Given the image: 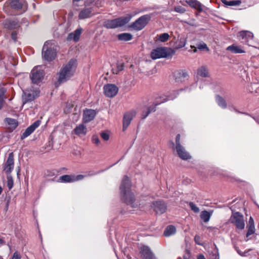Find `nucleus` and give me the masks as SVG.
I'll return each mask as SVG.
<instances>
[{"mask_svg":"<svg viewBox=\"0 0 259 259\" xmlns=\"http://www.w3.org/2000/svg\"><path fill=\"white\" fill-rule=\"evenodd\" d=\"M131 184L127 176H124L122 180L120 187L121 195L123 200L132 207H136L137 204H134L135 201L133 193L131 191Z\"/></svg>","mask_w":259,"mask_h":259,"instance_id":"f257e3e1","label":"nucleus"},{"mask_svg":"<svg viewBox=\"0 0 259 259\" xmlns=\"http://www.w3.org/2000/svg\"><path fill=\"white\" fill-rule=\"evenodd\" d=\"M77 66V61L74 59H70L67 63L64 64L59 73L58 82H64L73 76L76 71Z\"/></svg>","mask_w":259,"mask_h":259,"instance_id":"f03ea898","label":"nucleus"},{"mask_svg":"<svg viewBox=\"0 0 259 259\" xmlns=\"http://www.w3.org/2000/svg\"><path fill=\"white\" fill-rule=\"evenodd\" d=\"M133 15L127 14L112 20H107L103 23V26L107 29H114L126 24L132 18Z\"/></svg>","mask_w":259,"mask_h":259,"instance_id":"7ed1b4c3","label":"nucleus"},{"mask_svg":"<svg viewBox=\"0 0 259 259\" xmlns=\"http://www.w3.org/2000/svg\"><path fill=\"white\" fill-rule=\"evenodd\" d=\"M55 44L51 41H46L42 48L43 58L48 61H51L56 56V49Z\"/></svg>","mask_w":259,"mask_h":259,"instance_id":"20e7f679","label":"nucleus"},{"mask_svg":"<svg viewBox=\"0 0 259 259\" xmlns=\"http://www.w3.org/2000/svg\"><path fill=\"white\" fill-rule=\"evenodd\" d=\"M172 50L167 47H158L153 49L150 54V57L153 60L162 58H166L172 55Z\"/></svg>","mask_w":259,"mask_h":259,"instance_id":"39448f33","label":"nucleus"},{"mask_svg":"<svg viewBox=\"0 0 259 259\" xmlns=\"http://www.w3.org/2000/svg\"><path fill=\"white\" fill-rule=\"evenodd\" d=\"M45 73L43 67L37 66L34 67L31 71L30 77L33 83L38 84L44 78Z\"/></svg>","mask_w":259,"mask_h":259,"instance_id":"423d86ee","label":"nucleus"},{"mask_svg":"<svg viewBox=\"0 0 259 259\" xmlns=\"http://www.w3.org/2000/svg\"><path fill=\"white\" fill-rule=\"evenodd\" d=\"M151 18L150 15H144L139 18L130 27L137 31L141 30L148 24Z\"/></svg>","mask_w":259,"mask_h":259,"instance_id":"0eeeda50","label":"nucleus"},{"mask_svg":"<svg viewBox=\"0 0 259 259\" xmlns=\"http://www.w3.org/2000/svg\"><path fill=\"white\" fill-rule=\"evenodd\" d=\"M231 221L237 229L242 230L244 228L245 224L243 216L239 212L234 213L231 217Z\"/></svg>","mask_w":259,"mask_h":259,"instance_id":"6e6552de","label":"nucleus"},{"mask_svg":"<svg viewBox=\"0 0 259 259\" xmlns=\"http://www.w3.org/2000/svg\"><path fill=\"white\" fill-rule=\"evenodd\" d=\"M237 37L241 42L250 46L252 45L250 44V41L253 39V34L252 32L242 30L238 33Z\"/></svg>","mask_w":259,"mask_h":259,"instance_id":"1a4fd4ad","label":"nucleus"},{"mask_svg":"<svg viewBox=\"0 0 259 259\" xmlns=\"http://www.w3.org/2000/svg\"><path fill=\"white\" fill-rule=\"evenodd\" d=\"M103 89L105 95L109 98L115 96L118 91V88L113 84H107L104 85Z\"/></svg>","mask_w":259,"mask_h":259,"instance_id":"9d476101","label":"nucleus"},{"mask_svg":"<svg viewBox=\"0 0 259 259\" xmlns=\"http://www.w3.org/2000/svg\"><path fill=\"white\" fill-rule=\"evenodd\" d=\"M14 167V154L11 152L8 156L7 160L4 165V170L7 174H10Z\"/></svg>","mask_w":259,"mask_h":259,"instance_id":"9b49d317","label":"nucleus"},{"mask_svg":"<svg viewBox=\"0 0 259 259\" xmlns=\"http://www.w3.org/2000/svg\"><path fill=\"white\" fill-rule=\"evenodd\" d=\"M95 110L87 109L83 111L82 121L84 123H88L93 120L96 115Z\"/></svg>","mask_w":259,"mask_h":259,"instance_id":"f8f14e48","label":"nucleus"},{"mask_svg":"<svg viewBox=\"0 0 259 259\" xmlns=\"http://www.w3.org/2000/svg\"><path fill=\"white\" fill-rule=\"evenodd\" d=\"M136 114V111L132 110L126 113L124 115L123 119V131H125L127 128L131 123V120Z\"/></svg>","mask_w":259,"mask_h":259,"instance_id":"ddd939ff","label":"nucleus"},{"mask_svg":"<svg viewBox=\"0 0 259 259\" xmlns=\"http://www.w3.org/2000/svg\"><path fill=\"white\" fill-rule=\"evenodd\" d=\"M40 124V121L39 120H37L29 127H28L26 129L25 131L21 135V139L23 140L30 135L34 131V130L39 126Z\"/></svg>","mask_w":259,"mask_h":259,"instance_id":"4468645a","label":"nucleus"},{"mask_svg":"<svg viewBox=\"0 0 259 259\" xmlns=\"http://www.w3.org/2000/svg\"><path fill=\"white\" fill-rule=\"evenodd\" d=\"M140 254L143 259H156L150 249L147 246H144L141 248Z\"/></svg>","mask_w":259,"mask_h":259,"instance_id":"2eb2a0df","label":"nucleus"},{"mask_svg":"<svg viewBox=\"0 0 259 259\" xmlns=\"http://www.w3.org/2000/svg\"><path fill=\"white\" fill-rule=\"evenodd\" d=\"M5 123L6 128L9 132H13L18 125V121L12 118H6Z\"/></svg>","mask_w":259,"mask_h":259,"instance_id":"dca6fc26","label":"nucleus"},{"mask_svg":"<svg viewBox=\"0 0 259 259\" xmlns=\"http://www.w3.org/2000/svg\"><path fill=\"white\" fill-rule=\"evenodd\" d=\"M153 208L157 214L164 213L166 209L165 203L161 201H157L153 203Z\"/></svg>","mask_w":259,"mask_h":259,"instance_id":"f3484780","label":"nucleus"},{"mask_svg":"<svg viewBox=\"0 0 259 259\" xmlns=\"http://www.w3.org/2000/svg\"><path fill=\"white\" fill-rule=\"evenodd\" d=\"M39 91L37 90L31 91L30 92H25L23 98L24 103L34 100L39 96Z\"/></svg>","mask_w":259,"mask_h":259,"instance_id":"a211bd4d","label":"nucleus"},{"mask_svg":"<svg viewBox=\"0 0 259 259\" xmlns=\"http://www.w3.org/2000/svg\"><path fill=\"white\" fill-rule=\"evenodd\" d=\"M12 9L16 10L24 9L26 7V3L24 0H12L10 3Z\"/></svg>","mask_w":259,"mask_h":259,"instance_id":"6ab92c4d","label":"nucleus"},{"mask_svg":"<svg viewBox=\"0 0 259 259\" xmlns=\"http://www.w3.org/2000/svg\"><path fill=\"white\" fill-rule=\"evenodd\" d=\"M94 14L93 8H85L80 12L78 17L80 19H84L91 17Z\"/></svg>","mask_w":259,"mask_h":259,"instance_id":"aec40b11","label":"nucleus"},{"mask_svg":"<svg viewBox=\"0 0 259 259\" xmlns=\"http://www.w3.org/2000/svg\"><path fill=\"white\" fill-rule=\"evenodd\" d=\"M176 149L179 156L181 159L184 160H188L191 158L190 155L186 151L185 148L182 146L176 147Z\"/></svg>","mask_w":259,"mask_h":259,"instance_id":"412c9836","label":"nucleus"},{"mask_svg":"<svg viewBox=\"0 0 259 259\" xmlns=\"http://www.w3.org/2000/svg\"><path fill=\"white\" fill-rule=\"evenodd\" d=\"M73 132L79 137L84 136L87 133V127L83 124H80L76 126Z\"/></svg>","mask_w":259,"mask_h":259,"instance_id":"4be33fe9","label":"nucleus"},{"mask_svg":"<svg viewBox=\"0 0 259 259\" xmlns=\"http://www.w3.org/2000/svg\"><path fill=\"white\" fill-rule=\"evenodd\" d=\"M166 101V99H163L162 101H160V102H157L156 103H155L154 104V105H152V106L148 107L146 111H144L143 112L142 118H145L149 115V113H150L152 112H154L156 110V106L157 105L160 104L161 103H163V102H165Z\"/></svg>","mask_w":259,"mask_h":259,"instance_id":"5701e85b","label":"nucleus"},{"mask_svg":"<svg viewBox=\"0 0 259 259\" xmlns=\"http://www.w3.org/2000/svg\"><path fill=\"white\" fill-rule=\"evenodd\" d=\"M227 50L231 51V52L235 54H241L244 53L243 48L241 46H238L235 44H233L227 48Z\"/></svg>","mask_w":259,"mask_h":259,"instance_id":"b1692460","label":"nucleus"},{"mask_svg":"<svg viewBox=\"0 0 259 259\" xmlns=\"http://www.w3.org/2000/svg\"><path fill=\"white\" fill-rule=\"evenodd\" d=\"M186 3L191 8L195 9L199 11H201L203 9V5L197 0H189L186 1Z\"/></svg>","mask_w":259,"mask_h":259,"instance_id":"393cba45","label":"nucleus"},{"mask_svg":"<svg viewBox=\"0 0 259 259\" xmlns=\"http://www.w3.org/2000/svg\"><path fill=\"white\" fill-rule=\"evenodd\" d=\"M81 31L82 29L81 28L77 29L74 32L71 33L69 34L67 39L68 40L73 39L75 41H77L79 39Z\"/></svg>","mask_w":259,"mask_h":259,"instance_id":"a878e982","label":"nucleus"},{"mask_svg":"<svg viewBox=\"0 0 259 259\" xmlns=\"http://www.w3.org/2000/svg\"><path fill=\"white\" fill-rule=\"evenodd\" d=\"M133 35L129 33H122L117 35V38L119 40L127 41L131 40Z\"/></svg>","mask_w":259,"mask_h":259,"instance_id":"bb28decb","label":"nucleus"},{"mask_svg":"<svg viewBox=\"0 0 259 259\" xmlns=\"http://www.w3.org/2000/svg\"><path fill=\"white\" fill-rule=\"evenodd\" d=\"M176 232V229L175 227L172 225H170L166 228L163 234L165 237H168L171 235L174 234Z\"/></svg>","mask_w":259,"mask_h":259,"instance_id":"cd10ccee","label":"nucleus"},{"mask_svg":"<svg viewBox=\"0 0 259 259\" xmlns=\"http://www.w3.org/2000/svg\"><path fill=\"white\" fill-rule=\"evenodd\" d=\"M222 2L226 6H237L241 3V1L240 0H222Z\"/></svg>","mask_w":259,"mask_h":259,"instance_id":"c85d7f7f","label":"nucleus"},{"mask_svg":"<svg viewBox=\"0 0 259 259\" xmlns=\"http://www.w3.org/2000/svg\"><path fill=\"white\" fill-rule=\"evenodd\" d=\"M156 40L164 42L168 40L169 38V35L167 33H163L159 35H157Z\"/></svg>","mask_w":259,"mask_h":259,"instance_id":"c756f323","label":"nucleus"},{"mask_svg":"<svg viewBox=\"0 0 259 259\" xmlns=\"http://www.w3.org/2000/svg\"><path fill=\"white\" fill-rule=\"evenodd\" d=\"M73 175H63L60 178L61 182L64 183H72L73 182Z\"/></svg>","mask_w":259,"mask_h":259,"instance_id":"7c9ffc66","label":"nucleus"},{"mask_svg":"<svg viewBox=\"0 0 259 259\" xmlns=\"http://www.w3.org/2000/svg\"><path fill=\"white\" fill-rule=\"evenodd\" d=\"M208 73V70L204 66H201L197 70V74L201 77H206Z\"/></svg>","mask_w":259,"mask_h":259,"instance_id":"2f4dec72","label":"nucleus"},{"mask_svg":"<svg viewBox=\"0 0 259 259\" xmlns=\"http://www.w3.org/2000/svg\"><path fill=\"white\" fill-rule=\"evenodd\" d=\"M215 98L217 103L220 107L223 108L227 107V104L224 98L219 95L216 96Z\"/></svg>","mask_w":259,"mask_h":259,"instance_id":"473e14b6","label":"nucleus"},{"mask_svg":"<svg viewBox=\"0 0 259 259\" xmlns=\"http://www.w3.org/2000/svg\"><path fill=\"white\" fill-rule=\"evenodd\" d=\"M200 218L204 222H208L210 218V214L206 211H202L200 214Z\"/></svg>","mask_w":259,"mask_h":259,"instance_id":"72a5a7b5","label":"nucleus"},{"mask_svg":"<svg viewBox=\"0 0 259 259\" xmlns=\"http://www.w3.org/2000/svg\"><path fill=\"white\" fill-rule=\"evenodd\" d=\"M197 48L200 51H209V49L207 47L206 44L203 42H201L196 45Z\"/></svg>","mask_w":259,"mask_h":259,"instance_id":"f704fd0d","label":"nucleus"},{"mask_svg":"<svg viewBox=\"0 0 259 259\" xmlns=\"http://www.w3.org/2000/svg\"><path fill=\"white\" fill-rule=\"evenodd\" d=\"M7 186L9 190H11L14 186V181L12 177L10 175L8 174L7 177Z\"/></svg>","mask_w":259,"mask_h":259,"instance_id":"c9c22d12","label":"nucleus"},{"mask_svg":"<svg viewBox=\"0 0 259 259\" xmlns=\"http://www.w3.org/2000/svg\"><path fill=\"white\" fill-rule=\"evenodd\" d=\"M6 25L8 28L11 29H15L19 26L18 22L15 21H9Z\"/></svg>","mask_w":259,"mask_h":259,"instance_id":"e433bc0d","label":"nucleus"},{"mask_svg":"<svg viewBox=\"0 0 259 259\" xmlns=\"http://www.w3.org/2000/svg\"><path fill=\"white\" fill-rule=\"evenodd\" d=\"M58 171L56 169L47 170L45 175L47 177H52L57 175Z\"/></svg>","mask_w":259,"mask_h":259,"instance_id":"4c0bfd02","label":"nucleus"},{"mask_svg":"<svg viewBox=\"0 0 259 259\" xmlns=\"http://www.w3.org/2000/svg\"><path fill=\"white\" fill-rule=\"evenodd\" d=\"M100 136L102 139L105 141L109 140L110 138L109 133L108 131L101 132Z\"/></svg>","mask_w":259,"mask_h":259,"instance_id":"58836bf2","label":"nucleus"},{"mask_svg":"<svg viewBox=\"0 0 259 259\" xmlns=\"http://www.w3.org/2000/svg\"><path fill=\"white\" fill-rule=\"evenodd\" d=\"M92 141L93 144L96 146H99L100 144V140L97 135H93L92 138Z\"/></svg>","mask_w":259,"mask_h":259,"instance_id":"ea45409f","label":"nucleus"},{"mask_svg":"<svg viewBox=\"0 0 259 259\" xmlns=\"http://www.w3.org/2000/svg\"><path fill=\"white\" fill-rule=\"evenodd\" d=\"M211 259H219L218 249L215 246L211 254Z\"/></svg>","mask_w":259,"mask_h":259,"instance_id":"a19ab883","label":"nucleus"},{"mask_svg":"<svg viewBox=\"0 0 259 259\" xmlns=\"http://www.w3.org/2000/svg\"><path fill=\"white\" fill-rule=\"evenodd\" d=\"M248 231L246 233V237H248L250 235L253 234L255 232L254 226H247Z\"/></svg>","mask_w":259,"mask_h":259,"instance_id":"79ce46f5","label":"nucleus"},{"mask_svg":"<svg viewBox=\"0 0 259 259\" xmlns=\"http://www.w3.org/2000/svg\"><path fill=\"white\" fill-rule=\"evenodd\" d=\"M189 206L194 212L197 213L199 211V208L194 203L190 202Z\"/></svg>","mask_w":259,"mask_h":259,"instance_id":"37998d69","label":"nucleus"},{"mask_svg":"<svg viewBox=\"0 0 259 259\" xmlns=\"http://www.w3.org/2000/svg\"><path fill=\"white\" fill-rule=\"evenodd\" d=\"M174 10L176 12L181 14L184 13L186 11L185 8L180 6L175 7Z\"/></svg>","mask_w":259,"mask_h":259,"instance_id":"c03bdc74","label":"nucleus"},{"mask_svg":"<svg viewBox=\"0 0 259 259\" xmlns=\"http://www.w3.org/2000/svg\"><path fill=\"white\" fill-rule=\"evenodd\" d=\"M73 182L82 180L85 177V176L82 175H78L77 176L73 175Z\"/></svg>","mask_w":259,"mask_h":259,"instance_id":"a18cd8bd","label":"nucleus"},{"mask_svg":"<svg viewBox=\"0 0 259 259\" xmlns=\"http://www.w3.org/2000/svg\"><path fill=\"white\" fill-rule=\"evenodd\" d=\"M194 241L195 243L200 245H203V243L201 240V238L198 235H196L194 237Z\"/></svg>","mask_w":259,"mask_h":259,"instance_id":"49530a36","label":"nucleus"},{"mask_svg":"<svg viewBox=\"0 0 259 259\" xmlns=\"http://www.w3.org/2000/svg\"><path fill=\"white\" fill-rule=\"evenodd\" d=\"M176 147H178L179 146H182V145L180 144V135L178 134L177 135L176 138Z\"/></svg>","mask_w":259,"mask_h":259,"instance_id":"de8ad7c7","label":"nucleus"},{"mask_svg":"<svg viewBox=\"0 0 259 259\" xmlns=\"http://www.w3.org/2000/svg\"><path fill=\"white\" fill-rule=\"evenodd\" d=\"M21 258L20 254L18 252L16 251L14 253L11 259H21Z\"/></svg>","mask_w":259,"mask_h":259,"instance_id":"09e8293b","label":"nucleus"},{"mask_svg":"<svg viewBox=\"0 0 259 259\" xmlns=\"http://www.w3.org/2000/svg\"><path fill=\"white\" fill-rule=\"evenodd\" d=\"M17 33L16 32V31H14L12 32L11 37L13 39V40H14V41H16V40H17Z\"/></svg>","mask_w":259,"mask_h":259,"instance_id":"8fccbe9b","label":"nucleus"},{"mask_svg":"<svg viewBox=\"0 0 259 259\" xmlns=\"http://www.w3.org/2000/svg\"><path fill=\"white\" fill-rule=\"evenodd\" d=\"M248 226H254V221L252 217H250L249 219Z\"/></svg>","mask_w":259,"mask_h":259,"instance_id":"3c124183","label":"nucleus"},{"mask_svg":"<svg viewBox=\"0 0 259 259\" xmlns=\"http://www.w3.org/2000/svg\"><path fill=\"white\" fill-rule=\"evenodd\" d=\"M6 90L5 88H2L0 89V96L1 97L4 98V94Z\"/></svg>","mask_w":259,"mask_h":259,"instance_id":"603ef678","label":"nucleus"},{"mask_svg":"<svg viewBox=\"0 0 259 259\" xmlns=\"http://www.w3.org/2000/svg\"><path fill=\"white\" fill-rule=\"evenodd\" d=\"M191 48L192 49H193V52L194 53H196V52H197V50H198V49L197 48V47H194V46H191Z\"/></svg>","mask_w":259,"mask_h":259,"instance_id":"864d4df0","label":"nucleus"},{"mask_svg":"<svg viewBox=\"0 0 259 259\" xmlns=\"http://www.w3.org/2000/svg\"><path fill=\"white\" fill-rule=\"evenodd\" d=\"M197 259H205V258L203 255L199 254L197 256Z\"/></svg>","mask_w":259,"mask_h":259,"instance_id":"5fc2aeb1","label":"nucleus"},{"mask_svg":"<svg viewBox=\"0 0 259 259\" xmlns=\"http://www.w3.org/2000/svg\"><path fill=\"white\" fill-rule=\"evenodd\" d=\"M123 66L122 65H120V66H118V71L122 70L123 69Z\"/></svg>","mask_w":259,"mask_h":259,"instance_id":"6e6d98bb","label":"nucleus"},{"mask_svg":"<svg viewBox=\"0 0 259 259\" xmlns=\"http://www.w3.org/2000/svg\"><path fill=\"white\" fill-rule=\"evenodd\" d=\"M3 190V189L2 187L0 186V195L2 194Z\"/></svg>","mask_w":259,"mask_h":259,"instance_id":"4d7b16f0","label":"nucleus"},{"mask_svg":"<svg viewBox=\"0 0 259 259\" xmlns=\"http://www.w3.org/2000/svg\"><path fill=\"white\" fill-rule=\"evenodd\" d=\"M238 252L239 254H240L241 255H243L241 253V252H240L239 251H238Z\"/></svg>","mask_w":259,"mask_h":259,"instance_id":"13d9d810","label":"nucleus"}]
</instances>
